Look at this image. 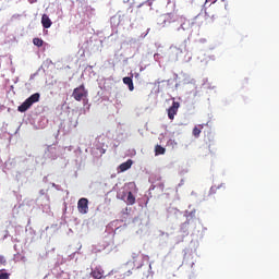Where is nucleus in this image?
Listing matches in <instances>:
<instances>
[{"mask_svg": "<svg viewBox=\"0 0 279 279\" xmlns=\"http://www.w3.org/2000/svg\"><path fill=\"white\" fill-rule=\"evenodd\" d=\"M40 101V94L35 93L31 95L21 106L17 107L19 112H27L34 104H38Z\"/></svg>", "mask_w": 279, "mask_h": 279, "instance_id": "1", "label": "nucleus"}, {"mask_svg": "<svg viewBox=\"0 0 279 279\" xmlns=\"http://www.w3.org/2000/svg\"><path fill=\"white\" fill-rule=\"evenodd\" d=\"M72 97L75 99V101H82V99H86L88 97V90H86L84 85H81L74 88Z\"/></svg>", "mask_w": 279, "mask_h": 279, "instance_id": "2", "label": "nucleus"}, {"mask_svg": "<svg viewBox=\"0 0 279 279\" xmlns=\"http://www.w3.org/2000/svg\"><path fill=\"white\" fill-rule=\"evenodd\" d=\"M180 109V102L173 101L172 106L168 109V118L170 121L175 119V114H178V110Z\"/></svg>", "mask_w": 279, "mask_h": 279, "instance_id": "3", "label": "nucleus"}, {"mask_svg": "<svg viewBox=\"0 0 279 279\" xmlns=\"http://www.w3.org/2000/svg\"><path fill=\"white\" fill-rule=\"evenodd\" d=\"M77 208H78V213H81V215H86L88 213V199L81 198L77 202Z\"/></svg>", "mask_w": 279, "mask_h": 279, "instance_id": "4", "label": "nucleus"}, {"mask_svg": "<svg viewBox=\"0 0 279 279\" xmlns=\"http://www.w3.org/2000/svg\"><path fill=\"white\" fill-rule=\"evenodd\" d=\"M104 268L101 266H95L94 268H92V271H90V276L93 279H101L104 278Z\"/></svg>", "mask_w": 279, "mask_h": 279, "instance_id": "5", "label": "nucleus"}, {"mask_svg": "<svg viewBox=\"0 0 279 279\" xmlns=\"http://www.w3.org/2000/svg\"><path fill=\"white\" fill-rule=\"evenodd\" d=\"M41 25L45 29H49V27H51V25H53V22H51V19H49V15L44 14L41 16Z\"/></svg>", "mask_w": 279, "mask_h": 279, "instance_id": "6", "label": "nucleus"}, {"mask_svg": "<svg viewBox=\"0 0 279 279\" xmlns=\"http://www.w3.org/2000/svg\"><path fill=\"white\" fill-rule=\"evenodd\" d=\"M105 278H111V279H125V275L117 271V270H111L108 272L107 276H105Z\"/></svg>", "mask_w": 279, "mask_h": 279, "instance_id": "7", "label": "nucleus"}, {"mask_svg": "<svg viewBox=\"0 0 279 279\" xmlns=\"http://www.w3.org/2000/svg\"><path fill=\"white\" fill-rule=\"evenodd\" d=\"M133 165L132 159L126 160L125 162L121 163L119 166L120 171L123 173L124 171H128V169H131Z\"/></svg>", "mask_w": 279, "mask_h": 279, "instance_id": "8", "label": "nucleus"}, {"mask_svg": "<svg viewBox=\"0 0 279 279\" xmlns=\"http://www.w3.org/2000/svg\"><path fill=\"white\" fill-rule=\"evenodd\" d=\"M125 203L129 206H134V204H136V197L134 196V194L132 192H128V196H126Z\"/></svg>", "mask_w": 279, "mask_h": 279, "instance_id": "9", "label": "nucleus"}, {"mask_svg": "<svg viewBox=\"0 0 279 279\" xmlns=\"http://www.w3.org/2000/svg\"><path fill=\"white\" fill-rule=\"evenodd\" d=\"M123 84H125L129 87V90H134V81H132V77L125 76L123 77Z\"/></svg>", "mask_w": 279, "mask_h": 279, "instance_id": "10", "label": "nucleus"}, {"mask_svg": "<svg viewBox=\"0 0 279 279\" xmlns=\"http://www.w3.org/2000/svg\"><path fill=\"white\" fill-rule=\"evenodd\" d=\"M202 130H204V125L199 124L198 126H195L192 131L193 136H195V138H199V134H202Z\"/></svg>", "mask_w": 279, "mask_h": 279, "instance_id": "11", "label": "nucleus"}, {"mask_svg": "<svg viewBox=\"0 0 279 279\" xmlns=\"http://www.w3.org/2000/svg\"><path fill=\"white\" fill-rule=\"evenodd\" d=\"M167 149L160 145L155 146V156H163Z\"/></svg>", "mask_w": 279, "mask_h": 279, "instance_id": "12", "label": "nucleus"}, {"mask_svg": "<svg viewBox=\"0 0 279 279\" xmlns=\"http://www.w3.org/2000/svg\"><path fill=\"white\" fill-rule=\"evenodd\" d=\"M215 140H208V149L210 151V154H215V151L217 150V148H215Z\"/></svg>", "mask_w": 279, "mask_h": 279, "instance_id": "13", "label": "nucleus"}, {"mask_svg": "<svg viewBox=\"0 0 279 279\" xmlns=\"http://www.w3.org/2000/svg\"><path fill=\"white\" fill-rule=\"evenodd\" d=\"M177 23L180 25V27L178 28V32H180V29H186V20L180 17L179 20H177Z\"/></svg>", "mask_w": 279, "mask_h": 279, "instance_id": "14", "label": "nucleus"}, {"mask_svg": "<svg viewBox=\"0 0 279 279\" xmlns=\"http://www.w3.org/2000/svg\"><path fill=\"white\" fill-rule=\"evenodd\" d=\"M33 44L35 45V47H43V45H45V41L38 37L33 39Z\"/></svg>", "mask_w": 279, "mask_h": 279, "instance_id": "15", "label": "nucleus"}, {"mask_svg": "<svg viewBox=\"0 0 279 279\" xmlns=\"http://www.w3.org/2000/svg\"><path fill=\"white\" fill-rule=\"evenodd\" d=\"M0 279H10V274H8V272H1V274H0Z\"/></svg>", "mask_w": 279, "mask_h": 279, "instance_id": "16", "label": "nucleus"}, {"mask_svg": "<svg viewBox=\"0 0 279 279\" xmlns=\"http://www.w3.org/2000/svg\"><path fill=\"white\" fill-rule=\"evenodd\" d=\"M7 260L3 255H0V265H5Z\"/></svg>", "mask_w": 279, "mask_h": 279, "instance_id": "17", "label": "nucleus"}, {"mask_svg": "<svg viewBox=\"0 0 279 279\" xmlns=\"http://www.w3.org/2000/svg\"><path fill=\"white\" fill-rule=\"evenodd\" d=\"M122 276H124V279H125L126 276L128 277L132 276V270H129V271L122 274Z\"/></svg>", "mask_w": 279, "mask_h": 279, "instance_id": "18", "label": "nucleus"}, {"mask_svg": "<svg viewBox=\"0 0 279 279\" xmlns=\"http://www.w3.org/2000/svg\"><path fill=\"white\" fill-rule=\"evenodd\" d=\"M213 193H215V187H211L209 191V194L213 195Z\"/></svg>", "mask_w": 279, "mask_h": 279, "instance_id": "19", "label": "nucleus"}]
</instances>
